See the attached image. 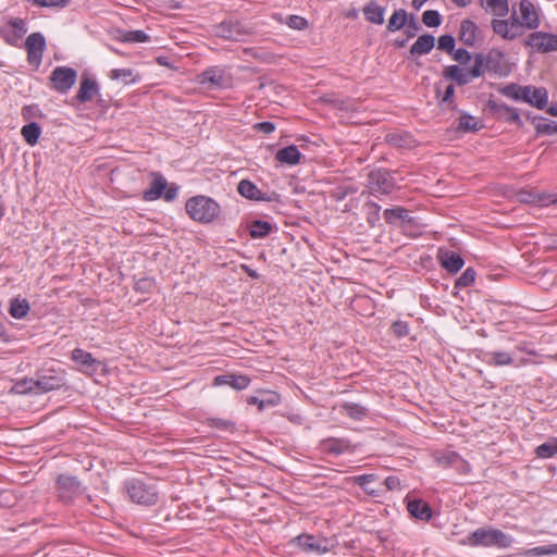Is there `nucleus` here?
Wrapping results in <instances>:
<instances>
[{
	"label": "nucleus",
	"instance_id": "26",
	"mask_svg": "<svg viewBox=\"0 0 557 557\" xmlns=\"http://www.w3.org/2000/svg\"><path fill=\"white\" fill-rule=\"evenodd\" d=\"M478 32L479 27L473 21L463 20L460 24L459 40L468 47H473L476 41Z\"/></svg>",
	"mask_w": 557,
	"mask_h": 557
},
{
	"label": "nucleus",
	"instance_id": "31",
	"mask_svg": "<svg viewBox=\"0 0 557 557\" xmlns=\"http://www.w3.org/2000/svg\"><path fill=\"white\" fill-rule=\"evenodd\" d=\"M385 9L379 5L375 1L369 2L363 8V14L368 22L381 25L384 22Z\"/></svg>",
	"mask_w": 557,
	"mask_h": 557
},
{
	"label": "nucleus",
	"instance_id": "43",
	"mask_svg": "<svg viewBox=\"0 0 557 557\" xmlns=\"http://www.w3.org/2000/svg\"><path fill=\"white\" fill-rule=\"evenodd\" d=\"M535 132L537 135H553L557 133V122L547 121L544 117H539V122L535 124Z\"/></svg>",
	"mask_w": 557,
	"mask_h": 557
},
{
	"label": "nucleus",
	"instance_id": "28",
	"mask_svg": "<svg viewBox=\"0 0 557 557\" xmlns=\"http://www.w3.org/2000/svg\"><path fill=\"white\" fill-rule=\"evenodd\" d=\"M246 403L248 405L258 406L259 411H262L265 408L277 406L281 403V396L277 393L268 392L262 398L249 396L247 397Z\"/></svg>",
	"mask_w": 557,
	"mask_h": 557
},
{
	"label": "nucleus",
	"instance_id": "42",
	"mask_svg": "<svg viewBox=\"0 0 557 557\" xmlns=\"http://www.w3.org/2000/svg\"><path fill=\"white\" fill-rule=\"evenodd\" d=\"M476 272L473 268H467L465 272L455 281V288L462 289L473 285Z\"/></svg>",
	"mask_w": 557,
	"mask_h": 557
},
{
	"label": "nucleus",
	"instance_id": "12",
	"mask_svg": "<svg viewBox=\"0 0 557 557\" xmlns=\"http://www.w3.org/2000/svg\"><path fill=\"white\" fill-rule=\"evenodd\" d=\"M214 34L226 40L239 41L244 36L249 35L250 32L240 22L226 20L215 25Z\"/></svg>",
	"mask_w": 557,
	"mask_h": 557
},
{
	"label": "nucleus",
	"instance_id": "54",
	"mask_svg": "<svg viewBox=\"0 0 557 557\" xmlns=\"http://www.w3.org/2000/svg\"><path fill=\"white\" fill-rule=\"evenodd\" d=\"M375 479V475L374 474H361V475H356L354 476L351 480L355 484L359 485L361 488L364 490L366 493L370 494V495H373L374 494V491H369L367 488V484L368 483H371L373 482Z\"/></svg>",
	"mask_w": 557,
	"mask_h": 557
},
{
	"label": "nucleus",
	"instance_id": "30",
	"mask_svg": "<svg viewBox=\"0 0 557 557\" xmlns=\"http://www.w3.org/2000/svg\"><path fill=\"white\" fill-rule=\"evenodd\" d=\"M275 225L262 220H253L248 224V231L251 238H265L269 236Z\"/></svg>",
	"mask_w": 557,
	"mask_h": 557
},
{
	"label": "nucleus",
	"instance_id": "32",
	"mask_svg": "<svg viewBox=\"0 0 557 557\" xmlns=\"http://www.w3.org/2000/svg\"><path fill=\"white\" fill-rule=\"evenodd\" d=\"M342 412L348 416L350 419L361 421L369 414V409L356 403H344L342 406Z\"/></svg>",
	"mask_w": 557,
	"mask_h": 557
},
{
	"label": "nucleus",
	"instance_id": "23",
	"mask_svg": "<svg viewBox=\"0 0 557 557\" xmlns=\"http://www.w3.org/2000/svg\"><path fill=\"white\" fill-rule=\"evenodd\" d=\"M407 510L417 520L430 521L433 517L431 506L422 499L409 500L407 503Z\"/></svg>",
	"mask_w": 557,
	"mask_h": 557
},
{
	"label": "nucleus",
	"instance_id": "46",
	"mask_svg": "<svg viewBox=\"0 0 557 557\" xmlns=\"http://www.w3.org/2000/svg\"><path fill=\"white\" fill-rule=\"evenodd\" d=\"M364 208L367 211V222L370 226H375L376 222L380 220L381 207L373 201H369L364 205Z\"/></svg>",
	"mask_w": 557,
	"mask_h": 557
},
{
	"label": "nucleus",
	"instance_id": "64",
	"mask_svg": "<svg viewBox=\"0 0 557 557\" xmlns=\"http://www.w3.org/2000/svg\"><path fill=\"white\" fill-rule=\"evenodd\" d=\"M253 127L263 134H271L275 129V125L269 121L257 123Z\"/></svg>",
	"mask_w": 557,
	"mask_h": 557
},
{
	"label": "nucleus",
	"instance_id": "63",
	"mask_svg": "<svg viewBox=\"0 0 557 557\" xmlns=\"http://www.w3.org/2000/svg\"><path fill=\"white\" fill-rule=\"evenodd\" d=\"M523 33V27L522 25H517V24H509L508 23V36H507V40H512L519 36H521Z\"/></svg>",
	"mask_w": 557,
	"mask_h": 557
},
{
	"label": "nucleus",
	"instance_id": "60",
	"mask_svg": "<svg viewBox=\"0 0 557 557\" xmlns=\"http://www.w3.org/2000/svg\"><path fill=\"white\" fill-rule=\"evenodd\" d=\"M178 187L175 184L168 185L163 190L162 198L166 201H172L177 197Z\"/></svg>",
	"mask_w": 557,
	"mask_h": 557
},
{
	"label": "nucleus",
	"instance_id": "6",
	"mask_svg": "<svg viewBox=\"0 0 557 557\" xmlns=\"http://www.w3.org/2000/svg\"><path fill=\"white\" fill-rule=\"evenodd\" d=\"M85 490L77 476L62 473L55 479L57 498L64 505H73Z\"/></svg>",
	"mask_w": 557,
	"mask_h": 557
},
{
	"label": "nucleus",
	"instance_id": "34",
	"mask_svg": "<svg viewBox=\"0 0 557 557\" xmlns=\"http://www.w3.org/2000/svg\"><path fill=\"white\" fill-rule=\"evenodd\" d=\"M485 362L493 367L511 366L513 358L506 351H491L485 354Z\"/></svg>",
	"mask_w": 557,
	"mask_h": 557
},
{
	"label": "nucleus",
	"instance_id": "13",
	"mask_svg": "<svg viewBox=\"0 0 557 557\" xmlns=\"http://www.w3.org/2000/svg\"><path fill=\"white\" fill-rule=\"evenodd\" d=\"M237 191L242 197L255 201H267L274 202L278 201L280 195L275 191L270 194L262 193L252 182L249 180H242L237 185Z\"/></svg>",
	"mask_w": 557,
	"mask_h": 557
},
{
	"label": "nucleus",
	"instance_id": "35",
	"mask_svg": "<svg viewBox=\"0 0 557 557\" xmlns=\"http://www.w3.org/2000/svg\"><path fill=\"white\" fill-rule=\"evenodd\" d=\"M481 7L485 10L491 11L494 15L504 17L508 14V1L507 0H480Z\"/></svg>",
	"mask_w": 557,
	"mask_h": 557
},
{
	"label": "nucleus",
	"instance_id": "50",
	"mask_svg": "<svg viewBox=\"0 0 557 557\" xmlns=\"http://www.w3.org/2000/svg\"><path fill=\"white\" fill-rule=\"evenodd\" d=\"M207 424L211 428H215L222 431L232 430L235 426V423L221 418H207Z\"/></svg>",
	"mask_w": 557,
	"mask_h": 557
},
{
	"label": "nucleus",
	"instance_id": "8",
	"mask_svg": "<svg viewBox=\"0 0 557 557\" xmlns=\"http://www.w3.org/2000/svg\"><path fill=\"white\" fill-rule=\"evenodd\" d=\"M368 187L372 195H388L396 187V183L387 170L377 169L368 174Z\"/></svg>",
	"mask_w": 557,
	"mask_h": 557
},
{
	"label": "nucleus",
	"instance_id": "4",
	"mask_svg": "<svg viewBox=\"0 0 557 557\" xmlns=\"http://www.w3.org/2000/svg\"><path fill=\"white\" fill-rule=\"evenodd\" d=\"M467 543L470 546L508 548L513 539L499 529L479 528L467 536Z\"/></svg>",
	"mask_w": 557,
	"mask_h": 557
},
{
	"label": "nucleus",
	"instance_id": "41",
	"mask_svg": "<svg viewBox=\"0 0 557 557\" xmlns=\"http://www.w3.org/2000/svg\"><path fill=\"white\" fill-rule=\"evenodd\" d=\"M535 453L539 458L546 459L553 457L557 454V438L541 444L536 447Z\"/></svg>",
	"mask_w": 557,
	"mask_h": 557
},
{
	"label": "nucleus",
	"instance_id": "14",
	"mask_svg": "<svg viewBox=\"0 0 557 557\" xmlns=\"http://www.w3.org/2000/svg\"><path fill=\"white\" fill-rule=\"evenodd\" d=\"M290 544L307 554L315 553L318 555H322L327 552L326 546H323L314 535L309 533H301L298 536H295L290 540Z\"/></svg>",
	"mask_w": 557,
	"mask_h": 557
},
{
	"label": "nucleus",
	"instance_id": "18",
	"mask_svg": "<svg viewBox=\"0 0 557 557\" xmlns=\"http://www.w3.org/2000/svg\"><path fill=\"white\" fill-rule=\"evenodd\" d=\"M100 92L98 83L87 75H83L81 79L79 88L75 95V100L79 103H86L91 101Z\"/></svg>",
	"mask_w": 557,
	"mask_h": 557
},
{
	"label": "nucleus",
	"instance_id": "38",
	"mask_svg": "<svg viewBox=\"0 0 557 557\" xmlns=\"http://www.w3.org/2000/svg\"><path fill=\"white\" fill-rule=\"evenodd\" d=\"M548 103V92L544 87H532V94L529 104L543 110Z\"/></svg>",
	"mask_w": 557,
	"mask_h": 557
},
{
	"label": "nucleus",
	"instance_id": "5",
	"mask_svg": "<svg viewBox=\"0 0 557 557\" xmlns=\"http://www.w3.org/2000/svg\"><path fill=\"white\" fill-rule=\"evenodd\" d=\"M124 488L133 503L141 506H153L159 498L156 485L148 484L140 479H129L125 481Z\"/></svg>",
	"mask_w": 557,
	"mask_h": 557
},
{
	"label": "nucleus",
	"instance_id": "11",
	"mask_svg": "<svg viewBox=\"0 0 557 557\" xmlns=\"http://www.w3.org/2000/svg\"><path fill=\"white\" fill-rule=\"evenodd\" d=\"M525 46L541 53L557 51V35L545 32H534L528 36Z\"/></svg>",
	"mask_w": 557,
	"mask_h": 557
},
{
	"label": "nucleus",
	"instance_id": "40",
	"mask_svg": "<svg viewBox=\"0 0 557 557\" xmlns=\"http://www.w3.org/2000/svg\"><path fill=\"white\" fill-rule=\"evenodd\" d=\"M109 77L113 81L123 79L125 84H134L139 79V76H134L132 69H114L110 72Z\"/></svg>",
	"mask_w": 557,
	"mask_h": 557
},
{
	"label": "nucleus",
	"instance_id": "58",
	"mask_svg": "<svg viewBox=\"0 0 557 557\" xmlns=\"http://www.w3.org/2000/svg\"><path fill=\"white\" fill-rule=\"evenodd\" d=\"M16 502V497L9 490H3L0 492V506L1 507H13Z\"/></svg>",
	"mask_w": 557,
	"mask_h": 557
},
{
	"label": "nucleus",
	"instance_id": "48",
	"mask_svg": "<svg viewBox=\"0 0 557 557\" xmlns=\"http://www.w3.org/2000/svg\"><path fill=\"white\" fill-rule=\"evenodd\" d=\"M456 40L451 35H442L437 40V49L447 53H453L455 50Z\"/></svg>",
	"mask_w": 557,
	"mask_h": 557
},
{
	"label": "nucleus",
	"instance_id": "15",
	"mask_svg": "<svg viewBox=\"0 0 557 557\" xmlns=\"http://www.w3.org/2000/svg\"><path fill=\"white\" fill-rule=\"evenodd\" d=\"M437 260L441 267L450 274L458 273L465 264V260L459 253L448 249H438Z\"/></svg>",
	"mask_w": 557,
	"mask_h": 557
},
{
	"label": "nucleus",
	"instance_id": "10",
	"mask_svg": "<svg viewBox=\"0 0 557 557\" xmlns=\"http://www.w3.org/2000/svg\"><path fill=\"white\" fill-rule=\"evenodd\" d=\"M200 85H209L216 88L231 86V76L221 66H210L197 76Z\"/></svg>",
	"mask_w": 557,
	"mask_h": 557
},
{
	"label": "nucleus",
	"instance_id": "47",
	"mask_svg": "<svg viewBox=\"0 0 557 557\" xmlns=\"http://www.w3.org/2000/svg\"><path fill=\"white\" fill-rule=\"evenodd\" d=\"M422 22L428 27H437L442 23L441 15L435 10L424 11L422 14Z\"/></svg>",
	"mask_w": 557,
	"mask_h": 557
},
{
	"label": "nucleus",
	"instance_id": "24",
	"mask_svg": "<svg viewBox=\"0 0 557 557\" xmlns=\"http://www.w3.org/2000/svg\"><path fill=\"white\" fill-rule=\"evenodd\" d=\"M519 9L524 26L529 29H536L540 26V18L534 5L528 0H522Z\"/></svg>",
	"mask_w": 557,
	"mask_h": 557
},
{
	"label": "nucleus",
	"instance_id": "16",
	"mask_svg": "<svg viewBox=\"0 0 557 557\" xmlns=\"http://www.w3.org/2000/svg\"><path fill=\"white\" fill-rule=\"evenodd\" d=\"M320 446L322 449L334 456H339L345 453H352L355 446L351 445L350 441L345 437H327L321 441Z\"/></svg>",
	"mask_w": 557,
	"mask_h": 557
},
{
	"label": "nucleus",
	"instance_id": "9",
	"mask_svg": "<svg viewBox=\"0 0 557 557\" xmlns=\"http://www.w3.org/2000/svg\"><path fill=\"white\" fill-rule=\"evenodd\" d=\"M47 48L46 38L41 33H32L25 40L27 62L39 67L44 52Z\"/></svg>",
	"mask_w": 557,
	"mask_h": 557
},
{
	"label": "nucleus",
	"instance_id": "21",
	"mask_svg": "<svg viewBox=\"0 0 557 557\" xmlns=\"http://www.w3.org/2000/svg\"><path fill=\"white\" fill-rule=\"evenodd\" d=\"M251 380L247 375H238L234 373L218 375L213 380L214 386L228 385L236 391L247 388Z\"/></svg>",
	"mask_w": 557,
	"mask_h": 557
},
{
	"label": "nucleus",
	"instance_id": "19",
	"mask_svg": "<svg viewBox=\"0 0 557 557\" xmlns=\"http://www.w3.org/2000/svg\"><path fill=\"white\" fill-rule=\"evenodd\" d=\"M383 216L388 224H398L399 226L416 224V219L411 216L409 211L403 207L385 209Z\"/></svg>",
	"mask_w": 557,
	"mask_h": 557
},
{
	"label": "nucleus",
	"instance_id": "57",
	"mask_svg": "<svg viewBox=\"0 0 557 557\" xmlns=\"http://www.w3.org/2000/svg\"><path fill=\"white\" fill-rule=\"evenodd\" d=\"M493 32L504 39H507L508 36V21L506 20H496L492 21Z\"/></svg>",
	"mask_w": 557,
	"mask_h": 557
},
{
	"label": "nucleus",
	"instance_id": "61",
	"mask_svg": "<svg viewBox=\"0 0 557 557\" xmlns=\"http://www.w3.org/2000/svg\"><path fill=\"white\" fill-rule=\"evenodd\" d=\"M460 459V456L455 451H449L438 459L440 463L451 466Z\"/></svg>",
	"mask_w": 557,
	"mask_h": 557
},
{
	"label": "nucleus",
	"instance_id": "29",
	"mask_svg": "<svg viewBox=\"0 0 557 557\" xmlns=\"http://www.w3.org/2000/svg\"><path fill=\"white\" fill-rule=\"evenodd\" d=\"M275 159L283 164L295 165L300 162L301 153L297 146L290 145L277 150Z\"/></svg>",
	"mask_w": 557,
	"mask_h": 557
},
{
	"label": "nucleus",
	"instance_id": "62",
	"mask_svg": "<svg viewBox=\"0 0 557 557\" xmlns=\"http://www.w3.org/2000/svg\"><path fill=\"white\" fill-rule=\"evenodd\" d=\"M407 25H408V29H407L408 38L414 37L417 32H419L421 28L413 15H410V18H408V21H407Z\"/></svg>",
	"mask_w": 557,
	"mask_h": 557
},
{
	"label": "nucleus",
	"instance_id": "52",
	"mask_svg": "<svg viewBox=\"0 0 557 557\" xmlns=\"http://www.w3.org/2000/svg\"><path fill=\"white\" fill-rule=\"evenodd\" d=\"M286 24L288 27L296 29V30H302L308 27V21L299 15H289L286 20Z\"/></svg>",
	"mask_w": 557,
	"mask_h": 557
},
{
	"label": "nucleus",
	"instance_id": "56",
	"mask_svg": "<svg viewBox=\"0 0 557 557\" xmlns=\"http://www.w3.org/2000/svg\"><path fill=\"white\" fill-rule=\"evenodd\" d=\"M450 54L461 65L468 64L472 59V54L465 48L455 49Z\"/></svg>",
	"mask_w": 557,
	"mask_h": 557
},
{
	"label": "nucleus",
	"instance_id": "25",
	"mask_svg": "<svg viewBox=\"0 0 557 557\" xmlns=\"http://www.w3.org/2000/svg\"><path fill=\"white\" fill-rule=\"evenodd\" d=\"M71 359L81 367L82 371H96L99 362L88 351L75 348L71 352Z\"/></svg>",
	"mask_w": 557,
	"mask_h": 557
},
{
	"label": "nucleus",
	"instance_id": "39",
	"mask_svg": "<svg viewBox=\"0 0 557 557\" xmlns=\"http://www.w3.org/2000/svg\"><path fill=\"white\" fill-rule=\"evenodd\" d=\"M480 128H481V126L479 125V123L474 116H472L466 112L461 113V115L459 117V123L457 126L458 131L467 133V132H476Z\"/></svg>",
	"mask_w": 557,
	"mask_h": 557
},
{
	"label": "nucleus",
	"instance_id": "37",
	"mask_svg": "<svg viewBox=\"0 0 557 557\" xmlns=\"http://www.w3.org/2000/svg\"><path fill=\"white\" fill-rule=\"evenodd\" d=\"M408 17L406 10H395L388 20L387 30L392 33L400 30L407 24Z\"/></svg>",
	"mask_w": 557,
	"mask_h": 557
},
{
	"label": "nucleus",
	"instance_id": "33",
	"mask_svg": "<svg viewBox=\"0 0 557 557\" xmlns=\"http://www.w3.org/2000/svg\"><path fill=\"white\" fill-rule=\"evenodd\" d=\"M29 302L25 298L15 297L10 301L9 313L14 319H23L29 312Z\"/></svg>",
	"mask_w": 557,
	"mask_h": 557
},
{
	"label": "nucleus",
	"instance_id": "59",
	"mask_svg": "<svg viewBox=\"0 0 557 557\" xmlns=\"http://www.w3.org/2000/svg\"><path fill=\"white\" fill-rule=\"evenodd\" d=\"M40 115V109L37 104L24 106L22 108V116L28 121Z\"/></svg>",
	"mask_w": 557,
	"mask_h": 557
},
{
	"label": "nucleus",
	"instance_id": "1",
	"mask_svg": "<svg viewBox=\"0 0 557 557\" xmlns=\"http://www.w3.org/2000/svg\"><path fill=\"white\" fill-rule=\"evenodd\" d=\"M185 210L193 221L200 224L212 223L221 213L220 205L213 198L205 195H197L187 199Z\"/></svg>",
	"mask_w": 557,
	"mask_h": 557
},
{
	"label": "nucleus",
	"instance_id": "7",
	"mask_svg": "<svg viewBox=\"0 0 557 557\" xmlns=\"http://www.w3.org/2000/svg\"><path fill=\"white\" fill-rule=\"evenodd\" d=\"M77 71L69 66H57L49 76L50 88L58 94L65 95L75 85Z\"/></svg>",
	"mask_w": 557,
	"mask_h": 557
},
{
	"label": "nucleus",
	"instance_id": "27",
	"mask_svg": "<svg viewBox=\"0 0 557 557\" xmlns=\"http://www.w3.org/2000/svg\"><path fill=\"white\" fill-rule=\"evenodd\" d=\"M434 36H432L431 34L421 35L411 46L410 54L412 57L428 54L434 48Z\"/></svg>",
	"mask_w": 557,
	"mask_h": 557
},
{
	"label": "nucleus",
	"instance_id": "55",
	"mask_svg": "<svg viewBox=\"0 0 557 557\" xmlns=\"http://www.w3.org/2000/svg\"><path fill=\"white\" fill-rule=\"evenodd\" d=\"M392 333L397 337L401 338L409 334V325L405 321H395L391 326Z\"/></svg>",
	"mask_w": 557,
	"mask_h": 557
},
{
	"label": "nucleus",
	"instance_id": "17",
	"mask_svg": "<svg viewBox=\"0 0 557 557\" xmlns=\"http://www.w3.org/2000/svg\"><path fill=\"white\" fill-rule=\"evenodd\" d=\"M487 106H488L490 110L498 119H504L506 122H508L510 124H516L518 126H522V121L520 119L518 109L511 108L506 103H498L493 100H488Z\"/></svg>",
	"mask_w": 557,
	"mask_h": 557
},
{
	"label": "nucleus",
	"instance_id": "44",
	"mask_svg": "<svg viewBox=\"0 0 557 557\" xmlns=\"http://www.w3.org/2000/svg\"><path fill=\"white\" fill-rule=\"evenodd\" d=\"M440 106L446 107L449 110H457V103L455 101V86L448 85L440 100Z\"/></svg>",
	"mask_w": 557,
	"mask_h": 557
},
{
	"label": "nucleus",
	"instance_id": "22",
	"mask_svg": "<svg viewBox=\"0 0 557 557\" xmlns=\"http://www.w3.org/2000/svg\"><path fill=\"white\" fill-rule=\"evenodd\" d=\"M153 177L150 188L143 193V200L153 201L162 197L163 190L166 188V180L159 172H151Z\"/></svg>",
	"mask_w": 557,
	"mask_h": 557
},
{
	"label": "nucleus",
	"instance_id": "49",
	"mask_svg": "<svg viewBox=\"0 0 557 557\" xmlns=\"http://www.w3.org/2000/svg\"><path fill=\"white\" fill-rule=\"evenodd\" d=\"M523 555L525 557H542L553 555V547L550 545L536 546L527 549Z\"/></svg>",
	"mask_w": 557,
	"mask_h": 557
},
{
	"label": "nucleus",
	"instance_id": "2",
	"mask_svg": "<svg viewBox=\"0 0 557 557\" xmlns=\"http://www.w3.org/2000/svg\"><path fill=\"white\" fill-rule=\"evenodd\" d=\"M28 384L27 389H37L41 393H48L54 389H60L66 384V372L61 367L44 366L36 372L35 379L24 381Z\"/></svg>",
	"mask_w": 557,
	"mask_h": 557
},
{
	"label": "nucleus",
	"instance_id": "36",
	"mask_svg": "<svg viewBox=\"0 0 557 557\" xmlns=\"http://www.w3.org/2000/svg\"><path fill=\"white\" fill-rule=\"evenodd\" d=\"M21 134L28 145L34 146L38 143L41 127L36 122H30L22 127Z\"/></svg>",
	"mask_w": 557,
	"mask_h": 557
},
{
	"label": "nucleus",
	"instance_id": "45",
	"mask_svg": "<svg viewBox=\"0 0 557 557\" xmlns=\"http://www.w3.org/2000/svg\"><path fill=\"white\" fill-rule=\"evenodd\" d=\"M150 40V36L144 30H127L122 35V41L124 42H147Z\"/></svg>",
	"mask_w": 557,
	"mask_h": 557
},
{
	"label": "nucleus",
	"instance_id": "3",
	"mask_svg": "<svg viewBox=\"0 0 557 557\" xmlns=\"http://www.w3.org/2000/svg\"><path fill=\"white\" fill-rule=\"evenodd\" d=\"M473 59L474 64L470 69L460 67L459 65L445 66L443 77L456 83L458 86H465L474 78L483 76L488 65L490 57L483 53H476Z\"/></svg>",
	"mask_w": 557,
	"mask_h": 557
},
{
	"label": "nucleus",
	"instance_id": "53",
	"mask_svg": "<svg viewBox=\"0 0 557 557\" xmlns=\"http://www.w3.org/2000/svg\"><path fill=\"white\" fill-rule=\"evenodd\" d=\"M154 287V280L151 277H141L135 283V290L147 294L150 293Z\"/></svg>",
	"mask_w": 557,
	"mask_h": 557
},
{
	"label": "nucleus",
	"instance_id": "20",
	"mask_svg": "<svg viewBox=\"0 0 557 557\" xmlns=\"http://www.w3.org/2000/svg\"><path fill=\"white\" fill-rule=\"evenodd\" d=\"M8 25L12 28V33L7 34L4 29H1V34L7 44L16 46L17 41L27 33L26 22L20 17H11Z\"/></svg>",
	"mask_w": 557,
	"mask_h": 557
},
{
	"label": "nucleus",
	"instance_id": "51",
	"mask_svg": "<svg viewBox=\"0 0 557 557\" xmlns=\"http://www.w3.org/2000/svg\"><path fill=\"white\" fill-rule=\"evenodd\" d=\"M498 91L507 97V98H510V99H513L516 101H519V92H520V85L519 84H516V83H510L504 87H500L498 89Z\"/></svg>",
	"mask_w": 557,
	"mask_h": 557
}]
</instances>
